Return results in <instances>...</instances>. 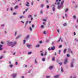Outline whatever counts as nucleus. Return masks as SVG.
I'll use <instances>...</instances> for the list:
<instances>
[{"label":"nucleus","instance_id":"obj_61","mask_svg":"<svg viewBox=\"0 0 78 78\" xmlns=\"http://www.w3.org/2000/svg\"><path fill=\"white\" fill-rule=\"evenodd\" d=\"M40 13L41 14H42V11L41 10L40 11Z\"/></svg>","mask_w":78,"mask_h":78},{"label":"nucleus","instance_id":"obj_22","mask_svg":"<svg viewBox=\"0 0 78 78\" xmlns=\"http://www.w3.org/2000/svg\"><path fill=\"white\" fill-rule=\"evenodd\" d=\"M55 5H59L60 4V3L59 2H58L57 3L56 2H55Z\"/></svg>","mask_w":78,"mask_h":78},{"label":"nucleus","instance_id":"obj_19","mask_svg":"<svg viewBox=\"0 0 78 78\" xmlns=\"http://www.w3.org/2000/svg\"><path fill=\"white\" fill-rule=\"evenodd\" d=\"M66 50H67V49L66 48H65L64 50L63 51V53L64 54H65V53H66Z\"/></svg>","mask_w":78,"mask_h":78},{"label":"nucleus","instance_id":"obj_18","mask_svg":"<svg viewBox=\"0 0 78 78\" xmlns=\"http://www.w3.org/2000/svg\"><path fill=\"white\" fill-rule=\"evenodd\" d=\"M28 21H26L25 24V27H27V24H28Z\"/></svg>","mask_w":78,"mask_h":78},{"label":"nucleus","instance_id":"obj_33","mask_svg":"<svg viewBox=\"0 0 78 78\" xmlns=\"http://www.w3.org/2000/svg\"><path fill=\"white\" fill-rule=\"evenodd\" d=\"M49 41H50V40H47L46 41H45L47 43H48V42H49Z\"/></svg>","mask_w":78,"mask_h":78},{"label":"nucleus","instance_id":"obj_36","mask_svg":"<svg viewBox=\"0 0 78 78\" xmlns=\"http://www.w3.org/2000/svg\"><path fill=\"white\" fill-rule=\"evenodd\" d=\"M61 50H59L58 51V54L59 55L60 54V53H61Z\"/></svg>","mask_w":78,"mask_h":78},{"label":"nucleus","instance_id":"obj_21","mask_svg":"<svg viewBox=\"0 0 78 78\" xmlns=\"http://www.w3.org/2000/svg\"><path fill=\"white\" fill-rule=\"evenodd\" d=\"M17 31H15V34H14V36H17Z\"/></svg>","mask_w":78,"mask_h":78},{"label":"nucleus","instance_id":"obj_28","mask_svg":"<svg viewBox=\"0 0 78 78\" xmlns=\"http://www.w3.org/2000/svg\"><path fill=\"white\" fill-rule=\"evenodd\" d=\"M61 71L62 72H64V70H63V68L62 67L61 68Z\"/></svg>","mask_w":78,"mask_h":78},{"label":"nucleus","instance_id":"obj_14","mask_svg":"<svg viewBox=\"0 0 78 78\" xmlns=\"http://www.w3.org/2000/svg\"><path fill=\"white\" fill-rule=\"evenodd\" d=\"M3 47V45H0V51H1V50H2V47Z\"/></svg>","mask_w":78,"mask_h":78},{"label":"nucleus","instance_id":"obj_45","mask_svg":"<svg viewBox=\"0 0 78 78\" xmlns=\"http://www.w3.org/2000/svg\"><path fill=\"white\" fill-rule=\"evenodd\" d=\"M16 54V52H13L12 53V55H15Z\"/></svg>","mask_w":78,"mask_h":78},{"label":"nucleus","instance_id":"obj_39","mask_svg":"<svg viewBox=\"0 0 78 78\" xmlns=\"http://www.w3.org/2000/svg\"><path fill=\"white\" fill-rule=\"evenodd\" d=\"M43 21H44V22H47V20L43 19Z\"/></svg>","mask_w":78,"mask_h":78},{"label":"nucleus","instance_id":"obj_64","mask_svg":"<svg viewBox=\"0 0 78 78\" xmlns=\"http://www.w3.org/2000/svg\"><path fill=\"white\" fill-rule=\"evenodd\" d=\"M53 61H54V60H55V57H54L52 59Z\"/></svg>","mask_w":78,"mask_h":78},{"label":"nucleus","instance_id":"obj_25","mask_svg":"<svg viewBox=\"0 0 78 78\" xmlns=\"http://www.w3.org/2000/svg\"><path fill=\"white\" fill-rule=\"evenodd\" d=\"M73 19L74 20H76V16H73Z\"/></svg>","mask_w":78,"mask_h":78},{"label":"nucleus","instance_id":"obj_20","mask_svg":"<svg viewBox=\"0 0 78 78\" xmlns=\"http://www.w3.org/2000/svg\"><path fill=\"white\" fill-rule=\"evenodd\" d=\"M25 17L23 16H21L19 17V18L20 19H22L23 18H24Z\"/></svg>","mask_w":78,"mask_h":78},{"label":"nucleus","instance_id":"obj_46","mask_svg":"<svg viewBox=\"0 0 78 78\" xmlns=\"http://www.w3.org/2000/svg\"><path fill=\"white\" fill-rule=\"evenodd\" d=\"M61 2V0H56V2Z\"/></svg>","mask_w":78,"mask_h":78},{"label":"nucleus","instance_id":"obj_53","mask_svg":"<svg viewBox=\"0 0 78 78\" xmlns=\"http://www.w3.org/2000/svg\"><path fill=\"white\" fill-rule=\"evenodd\" d=\"M44 34H46V32L44 31L43 33Z\"/></svg>","mask_w":78,"mask_h":78},{"label":"nucleus","instance_id":"obj_60","mask_svg":"<svg viewBox=\"0 0 78 78\" xmlns=\"http://www.w3.org/2000/svg\"><path fill=\"white\" fill-rule=\"evenodd\" d=\"M41 55L42 56H44V54H43V53H41Z\"/></svg>","mask_w":78,"mask_h":78},{"label":"nucleus","instance_id":"obj_62","mask_svg":"<svg viewBox=\"0 0 78 78\" xmlns=\"http://www.w3.org/2000/svg\"><path fill=\"white\" fill-rule=\"evenodd\" d=\"M74 36H75L76 35V33H75V32H74Z\"/></svg>","mask_w":78,"mask_h":78},{"label":"nucleus","instance_id":"obj_49","mask_svg":"<svg viewBox=\"0 0 78 78\" xmlns=\"http://www.w3.org/2000/svg\"><path fill=\"white\" fill-rule=\"evenodd\" d=\"M57 31L58 33H59V31H60V30L59 29H57Z\"/></svg>","mask_w":78,"mask_h":78},{"label":"nucleus","instance_id":"obj_12","mask_svg":"<svg viewBox=\"0 0 78 78\" xmlns=\"http://www.w3.org/2000/svg\"><path fill=\"white\" fill-rule=\"evenodd\" d=\"M14 66V65L12 64L10 65L9 66L10 68H12Z\"/></svg>","mask_w":78,"mask_h":78},{"label":"nucleus","instance_id":"obj_1","mask_svg":"<svg viewBox=\"0 0 78 78\" xmlns=\"http://www.w3.org/2000/svg\"><path fill=\"white\" fill-rule=\"evenodd\" d=\"M7 44L8 46L10 47L11 46V47H13L17 44V42L15 41L13 43L12 42L8 41L7 42Z\"/></svg>","mask_w":78,"mask_h":78},{"label":"nucleus","instance_id":"obj_6","mask_svg":"<svg viewBox=\"0 0 78 78\" xmlns=\"http://www.w3.org/2000/svg\"><path fill=\"white\" fill-rule=\"evenodd\" d=\"M68 52L69 53H71V54H72V55L73 54V51H72L71 49H70V48L68 49Z\"/></svg>","mask_w":78,"mask_h":78},{"label":"nucleus","instance_id":"obj_42","mask_svg":"<svg viewBox=\"0 0 78 78\" xmlns=\"http://www.w3.org/2000/svg\"><path fill=\"white\" fill-rule=\"evenodd\" d=\"M35 64H37V61L36 60V59H35Z\"/></svg>","mask_w":78,"mask_h":78},{"label":"nucleus","instance_id":"obj_24","mask_svg":"<svg viewBox=\"0 0 78 78\" xmlns=\"http://www.w3.org/2000/svg\"><path fill=\"white\" fill-rule=\"evenodd\" d=\"M19 8V6H16L14 7V9H18Z\"/></svg>","mask_w":78,"mask_h":78},{"label":"nucleus","instance_id":"obj_10","mask_svg":"<svg viewBox=\"0 0 78 78\" xmlns=\"http://www.w3.org/2000/svg\"><path fill=\"white\" fill-rule=\"evenodd\" d=\"M59 76H60V75L58 74V75H57L56 76H54V78H58L59 77Z\"/></svg>","mask_w":78,"mask_h":78},{"label":"nucleus","instance_id":"obj_59","mask_svg":"<svg viewBox=\"0 0 78 78\" xmlns=\"http://www.w3.org/2000/svg\"><path fill=\"white\" fill-rule=\"evenodd\" d=\"M47 52H46L44 54V55L45 56H46V55H47Z\"/></svg>","mask_w":78,"mask_h":78},{"label":"nucleus","instance_id":"obj_44","mask_svg":"<svg viewBox=\"0 0 78 78\" xmlns=\"http://www.w3.org/2000/svg\"><path fill=\"white\" fill-rule=\"evenodd\" d=\"M67 57H68V58L70 57V55L68 54L67 55Z\"/></svg>","mask_w":78,"mask_h":78},{"label":"nucleus","instance_id":"obj_52","mask_svg":"<svg viewBox=\"0 0 78 78\" xmlns=\"http://www.w3.org/2000/svg\"><path fill=\"white\" fill-rule=\"evenodd\" d=\"M39 47V44H38L36 46V47L37 48Z\"/></svg>","mask_w":78,"mask_h":78},{"label":"nucleus","instance_id":"obj_26","mask_svg":"<svg viewBox=\"0 0 78 78\" xmlns=\"http://www.w3.org/2000/svg\"><path fill=\"white\" fill-rule=\"evenodd\" d=\"M66 26L67 23H65L63 24V26H64V27H66Z\"/></svg>","mask_w":78,"mask_h":78},{"label":"nucleus","instance_id":"obj_34","mask_svg":"<svg viewBox=\"0 0 78 78\" xmlns=\"http://www.w3.org/2000/svg\"><path fill=\"white\" fill-rule=\"evenodd\" d=\"M70 78H76V77L75 76H74L73 77L72 76H70Z\"/></svg>","mask_w":78,"mask_h":78},{"label":"nucleus","instance_id":"obj_27","mask_svg":"<svg viewBox=\"0 0 78 78\" xmlns=\"http://www.w3.org/2000/svg\"><path fill=\"white\" fill-rule=\"evenodd\" d=\"M10 10L11 11L13 10V7H11L10 9Z\"/></svg>","mask_w":78,"mask_h":78},{"label":"nucleus","instance_id":"obj_54","mask_svg":"<svg viewBox=\"0 0 78 78\" xmlns=\"http://www.w3.org/2000/svg\"><path fill=\"white\" fill-rule=\"evenodd\" d=\"M62 45H60L59 47V48H61V47H62Z\"/></svg>","mask_w":78,"mask_h":78},{"label":"nucleus","instance_id":"obj_48","mask_svg":"<svg viewBox=\"0 0 78 78\" xmlns=\"http://www.w3.org/2000/svg\"><path fill=\"white\" fill-rule=\"evenodd\" d=\"M17 64H18V63L17 62H16L15 63V65L16 66H17Z\"/></svg>","mask_w":78,"mask_h":78},{"label":"nucleus","instance_id":"obj_51","mask_svg":"<svg viewBox=\"0 0 78 78\" xmlns=\"http://www.w3.org/2000/svg\"><path fill=\"white\" fill-rule=\"evenodd\" d=\"M29 9V8H27V9L26 10V12H27V11H28V10Z\"/></svg>","mask_w":78,"mask_h":78},{"label":"nucleus","instance_id":"obj_7","mask_svg":"<svg viewBox=\"0 0 78 78\" xmlns=\"http://www.w3.org/2000/svg\"><path fill=\"white\" fill-rule=\"evenodd\" d=\"M27 46L28 48H31V47H32V45L27 44Z\"/></svg>","mask_w":78,"mask_h":78},{"label":"nucleus","instance_id":"obj_32","mask_svg":"<svg viewBox=\"0 0 78 78\" xmlns=\"http://www.w3.org/2000/svg\"><path fill=\"white\" fill-rule=\"evenodd\" d=\"M74 62H75V60H74V59H73L72 60V62H71V63H73V64Z\"/></svg>","mask_w":78,"mask_h":78},{"label":"nucleus","instance_id":"obj_3","mask_svg":"<svg viewBox=\"0 0 78 78\" xmlns=\"http://www.w3.org/2000/svg\"><path fill=\"white\" fill-rule=\"evenodd\" d=\"M52 11L53 12L55 11V10L56 8H55V4H53L52 5Z\"/></svg>","mask_w":78,"mask_h":78},{"label":"nucleus","instance_id":"obj_5","mask_svg":"<svg viewBox=\"0 0 78 78\" xmlns=\"http://www.w3.org/2000/svg\"><path fill=\"white\" fill-rule=\"evenodd\" d=\"M60 41H61L62 42H63V40L62 39L61 37H60L59 38V39L58 41H56V42H60Z\"/></svg>","mask_w":78,"mask_h":78},{"label":"nucleus","instance_id":"obj_15","mask_svg":"<svg viewBox=\"0 0 78 78\" xmlns=\"http://www.w3.org/2000/svg\"><path fill=\"white\" fill-rule=\"evenodd\" d=\"M27 4H26V6H28V7H30V5H28L29 4V2H27Z\"/></svg>","mask_w":78,"mask_h":78},{"label":"nucleus","instance_id":"obj_9","mask_svg":"<svg viewBox=\"0 0 78 78\" xmlns=\"http://www.w3.org/2000/svg\"><path fill=\"white\" fill-rule=\"evenodd\" d=\"M67 58L65 59L64 62V64H67Z\"/></svg>","mask_w":78,"mask_h":78},{"label":"nucleus","instance_id":"obj_55","mask_svg":"<svg viewBox=\"0 0 78 78\" xmlns=\"http://www.w3.org/2000/svg\"><path fill=\"white\" fill-rule=\"evenodd\" d=\"M47 9H48L49 8V6L47 5Z\"/></svg>","mask_w":78,"mask_h":78},{"label":"nucleus","instance_id":"obj_37","mask_svg":"<svg viewBox=\"0 0 78 78\" xmlns=\"http://www.w3.org/2000/svg\"><path fill=\"white\" fill-rule=\"evenodd\" d=\"M3 58V56H1L0 57V59H2Z\"/></svg>","mask_w":78,"mask_h":78},{"label":"nucleus","instance_id":"obj_38","mask_svg":"<svg viewBox=\"0 0 78 78\" xmlns=\"http://www.w3.org/2000/svg\"><path fill=\"white\" fill-rule=\"evenodd\" d=\"M29 29L30 31H32V28L31 27H30Z\"/></svg>","mask_w":78,"mask_h":78},{"label":"nucleus","instance_id":"obj_35","mask_svg":"<svg viewBox=\"0 0 78 78\" xmlns=\"http://www.w3.org/2000/svg\"><path fill=\"white\" fill-rule=\"evenodd\" d=\"M31 15H29L28 16V18H31Z\"/></svg>","mask_w":78,"mask_h":78},{"label":"nucleus","instance_id":"obj_50","mask_svg":"<svg viewBox=\"0 0 78 78\" xmlns=\"http://www.w3.org/2000/svg\"><path fill=\"white\" fill-rule=\"evenodd\" d=\"M48 51H50V50H51L50 49V48H48Z\"/></svg>","mask_w":78,"mask_h":78},{"label":"nucleus","instance_id":"obj_31","mask_svg":"<svg viewBox=\"0 0 78 78\" xmlns=\"http://www.w3.org/2000/svg\"><path fill=\"white\" fill-rule=\"evenodd\" d=\"M26 42V40H23V44H25Z\"/></svg>","mask_w":78,"mask_h":78},{"label":"nucleus","instance_id":"obj_29","mask_svg":"<svg viewBox=\"0 0 78 78\" xmlns=\"http://www.w3.org/2000/svg\"><path fill=\"white\" fill-rule=\"evenodd\" d=\"M32 53V52L31 51L29 52L28 53V55H31Z\"/></svg>","mask_w":78,"mask_h":78},{"label":"nucleus","instance_id":"obj_58","mask_svg":"<svg viewBox=\"0 0 78 78\" xmlns=\"http://www.w3.org/2000/svg\"><path fill=\"white\" fill-rule=\"evenodd\" d=\"M69 11V9H67L66 10V11H65V12H67V11Z\"/></svg>","mask_w":78,"mask_h":78},{"label":"nucleus","instance_id":"obj_63","mask_svg":"<svg viewBox=\"0 0 78 78\" xmlns=\"http://www.w3.org/2000/svg\"><path fill=\"white\" fill-rule=\"evenodd\" d=\"M75 7L76 8H78V5H76V6H75Z\"/></svg>","mask_w":78,"mask_h":78},{"label":"nucleus","instance_id":"obj_13","mask_svg":"<svg viewBox=\"0 0 78 78\" xmlns=\"http://www.w3.org/2000/svg\"><path fill=\"white\" fill-rule=\"evenodd\" d=\"M55 49V47L54 46H53V47H51V50H54Z\"/></svg>","mask_w":78,"mask_h":78},{"label":"nucleus","instance_id":"obj_2","mask_svg":"<svg viewBox=\"0 0 78 78\" xmlns=\"http://www.w3.org/2000/svg\"><path fill=\"white\" fill-rule=\"evenodd\" d=\"M64 7V5H59L58 6V9L60 10L61 9H62V8Z\"/></svg>","mask_w":78,"mask_h":78},{"label":"nucleus","instance_id":"obj_17","mask_svg":"<svg viewBox=\"0 0 78 78\" xmlns=\"http://www.w3.org/2000/svg\"><path fill=\"white\" fill-rule=\"evenodd\" d=\"M22 36V35H18L16 38V39H19V37H20Z\"/></svg>","mask_w":78,"mask_h":78},{"label":"nucleus","instance_id":"obj_56","mask_svg":"<svg viewBox=\"0 0 78 78\" xmlns=\"http://www.w3.org/2000/svg\"><path fill=\"white\" fill-rule=\"evenodd\" d=\"M34 2H31V5H34Z\"/></svg>","mask_w":78,"mask_h":78},{"label":"nucleus","instance_id":"obj_23","mask_svg":"<svg viewBox=\"0 0 78 78\" xmlns=\"http://www.w3.org/2000/svg\"><path fill=\"white\" fill-rule=\"evenodd\" d=\"M70 66L71 67H73V63H71Z\"/></svg>","mask_w":78,"mask_h":78},{"label":"nucleus","instance_id":"obj_57","mask_svg":"<svg viewBox=\"0 0 78 78\" xmlns=\"http://www.w3.org/2000/svg\"><path fill=\"white\" fill-rule=\"evenodd\" d=\"M67 14H65V16L66 17H67Z\"/></svg>","mask_w":78,"mask_h":78},{"label":"nucleus","instance_id":"obj_8","mask_svg":"<svg viewBox=\"0 0 78 78\" xmlns=\"http://www.w3.org/2000/svg\"><path fill=\"white\" fill-rule=\"evenodd\" d=\"M29 38H30V35H27V36H26L25 39L26 40H28V39H29Z\"/></svg>","mask_w":78,"mask_h":78},{"label":"nucleus","instance_id":"obj_30","mask_svg":"<svg viewBox=\"0 0 78 78\" xmlns=\"http://www.w3.org/2000/svg\"><path fill=\"white\" fill-rule=\"evenodd\" d=\"M42 61L44 62L45 61V58H43L42 59Z\"/></svg>","mask_w":78,"mask_h":78},{"label":"nucleus","instance_id":"obj_16","mask_svg":"<svg viewBox=\"0 0 78 78\" xmlns=\"http://www.w3.org/2000/svg\"><path fill=\"white\" fill-rule=\"evenodd\" d=\"M49 69L50 70H51V69H53V66H50L49 67Z\"/></svg>","mask_w":78,"mask_h":78},{"label":"nucleus","instance_id":"obj_43","mask_svg":"<svg viewBox=\"0 0 78 78\" xmlns=\"http://www.w3.org/2000/svg\"><path fill=\"white\" fill-rule=\"evenodd\" d=\"M44 5V4H41V8H43Z\"/></svg>","mask_w":78,"mask_h":78},{"label":"nucleus","instance_id":"obj_47","mask_svg":"<svg viewBox=\"0 0 78 78\" xmlns=\"http://www.w3.org/2000/svg\"><path fill=\"white\" fill-rule=\"evenodd\" d=\"M59 64L60 66H61V65H62V62H60L59 63Z\"/></svg>","mask_w":78,"mask_h":78},{"label":"nucleus","instance_id":"obj_40","mask_svg":"<svg viewBox=\"0 0 78 78\" xmlns=\"http://www.w3.org/2000/svg\"><path fill=\"white\" fill-rule=\"evenodd\" d=\"M46 78H50V76H46Z\"/></svg>","mask_w":78,"mask_h":78},{"label":"nucleus","instance_id":"obj_41","mask_svg":"<svg viewBox=\"0 0 78 78\" xmlns=\"http://www.w3.org/2000/svg\"><path fill=\"white\" fill-rule=\"evenodd\" d=\"M44 25H42L41 26V28H44Z\"/></svg>","mask_w":78,"mask_h":78},{"label":"nucleus","instance_id":"obj_4","mask_svg":"<svg viewBox=\"0 0 78 78\" xmlns=\"http://www.w3.org/2000/svg\"><path fill=\"white\" fill-rule=\"evenodd\" d=\"M17 75V73H14L12 75V76L13 78H15L16 77Z\"/></svg>","mask_w":78,"mask_h":78},{"label":"nucleus","instance_id":"obj_11","mask_svg":"<svg viewBox=\"0 0 78 78\" xmlns=\"http://www.w3.org/2000/svg\"><path fill=\"white\" fill-rule=\"evenodd\" d=\"M64 0H62L61 2L60 5H61L62 6H63V4H64Z\"/></svg>","mask_w":78,"mask_h":78}]
</instances>
